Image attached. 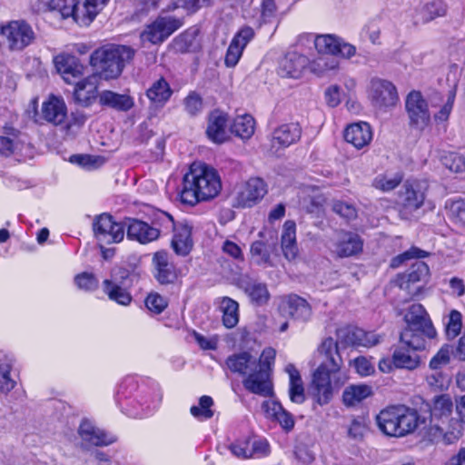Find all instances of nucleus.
<instances>
[{
  "instance_id": "f257e3e1",
  "label": "nucleus",
  "mask_w": 465,
  "mask_h": 465,
  "mask_svg": "<svg viewBox=\"0 0 465 465\" xmlns=\"http://www.w3.org/2000/svg\"><path fill=\"white\" fill-rule=\"evenodd\" d=\"M276 351L272 347L263 349L259 359L249 351H240L230 355L226 367L233 373L242 376L243 387L251 393L262 397L273 394L272 381Z\"/></svg>"
},
{
  "instance_id": "f03ea898",
  "label": "nucleus",
  "mask_w": 465,
  "mask_h": 465,
  "mask_svg": "<svg viewBox=\"0 0 465 465\" xmlns=\"http://www.w3.org/2000/svg\"><path fill=\"white\" fill-rule=\"evenodd\" d=\"M320 365L312 375V389L317 402L325 405L330 402L335 388H340L347 380L342 371V359L338 343L332 338L325 339L318 349Z\"/></svg>"
},
{
  "instance_id": "7ed1b4c3",
  "label": "nucleus",
  "mask_w": 465,
  "mask_h": 465,
  "mask_svg": "<svg viewBox=\"0 0 465 465\" xmlns=\"http://www.w3.org/2000/svg\"><path fill=\"white\" fill-rule=\"evenodd\" d=\"M221 189V179L215 169L203 163H193L183 177L180 197L183 203L193 206L214 198Z\"/></svg>"
},
{
  "instance_id": "20e7f679",
  "label": "nucleus",
  "mask_w": 465,
  "mask_h": 465,
  "mask_svg": "<svg viewBox=\"0 0 465 465\" xmlns=\"http://www.w3.org/2000/svg\"><path fill=\"white\" fill-rule=\"evenodd\" d=\"M405 329L401 333V341L414 349H424L426 338L432 339L436 331L430 318L420 303L410 306L404 316Z\"/></svg>"
},
{
  "instance_id": "39448f33",
  "label": "nucleus",
  "mask_w": 465,
  "mask_h": 465,
  "mask_svg": "<svg viewBox=\"0 0 465 465\" xmlns=\"http://www.w3.org/2000/svg\"><path fill=\"white\" fill-rule=\"evenodd\" d=\"M135 50L127 45H106L94 51L90 58L101 77L108 80L117 78L124 66L129 64Z\"/></svg>"
},
{
  "instance_id": "423d86ee",
  "label": "nucleus",
  "mask_w": 465,
  "mask_h": 465,
  "mask_svg": "<svg viewBox=\"0 0 465 465\" xmlns=\"http://www.w3.org/2000/svg\"><path fill=\"white\" fill-rule=\"evenodd\" d=\"M367 92L371 104L380 112L391 111L400 101L396 85L387 79L372 77Z\"/></svg>"
},
{
  "instance_id": "0eeeda50",
  "label": "nucleus",
  "mask_w": 465,
  "mask_h": 465,
  "mask_svg": "<svg viewBox=\"0 0 465 465\" xmlns=\"http://www.w3.org/2000/svg\"><path fill=\"white\" fill-rule=\"evenodd\" d=\"M156 222L165 233L174 232L172 247L175 253L187 255L193 247L192 226L186 221L175 223L173 216L163 212L158 214Z\"/></svg>"
},
{
  "instance_id": "6e6552de",
  "label": "nucleus",
  "mask_w": 465,
  "mask_h": 465,
  "mask_svg": "<svg viewBox=\"0 0 465 465\" xmlns=\"http://www.w3.org/2000/svg\"><path fill=\"white\" fill-rule=\"evenodd\" d=\"M405 111L408 116L409 126L411 129L422 132L431 122L429 104L419 91H411L405 99Z\"/></svg>"
},
{
  "instance_id": "1a4fd4ad",
  "label": "nucleus",
  "mask_w": 465,
  "mask_h": 465,
  "mask_svg": "<svg viewBox=\"0 0 465 465\" xmlns=\"http://www.w3.org/2000/svg\"><path fill=\"white\" fill-rule=\"evenodd\" d=\"M182 25V20L173 16H159L153 23L147 25L141 33V41L159 45L178 30Z\"/></svg>"
},
{
  "instance_id": "9d476101",
  "label": "nucleus",
  "mask_w": 465,
  "mask_h": 465,
  "mask_svg": "<svg viewBox=\"0 0 465 465\" xmlns=\"http://www.w3.org/2000/svg\"><path fill=\"white\" fill-rule=\"evenodd\" d=\"M96 239L105 244L118 243L123 241L125 232V222L117 223L113 216L103 213L97 216L93 223Z\"/></svg>"
},
{
  "instance_id": "9b49d317",
  "label": "nucleus",
  "mask_w": 465,
  "mask_h": 465,
  "mask_svg": "<svg viewBox=\"0 0 465 465\" xmlns=\"http://www.w3.org/2000/svg\"><path fill=\"white\" fill-rule=\"evenodd\" d=\"M1 35L11 50L20 51L35 39L32 27L25 21H12L1 27Z\"/></svg>"
},
{
  "instance_id": "f8f14e48",
  "label": "nucleus",
  "mask_w": 465,
  "mask_h": 465,
  "mask_svg": "<svg viewBox=\"0 0 465 465\" xmlns=\"http://www.w3.org/2000/svg\"><path fill=\"white\" fill-rule=\"evenodd\" d=\"M318 53L339 55L350 59L356 54V47L336 35H318L314 39Z\"/></svg>"
},
{
  "instance_id": "ddd939ff",
  "label": "nucleus",
  "mask_w": 465,
  "mask_h": 465,
  "mask_svg": "<svg viewBox=\"0 0 465 465\" xmlns=\"http://www.w3.org/2000/svg\"><path fill=\"white\" fill-rule=\"evenodd\" d=\"M429 267L421 261H416L409 270L399 275L398 285L401 289L408 292L412 297H417L429 277Z\"/></svg>"
},
{
  "instance_id": "4468645a",
  "label": "nucleus",
  "mask_w": 465,
  "mask_h": 465,
  "mask_svg": "<svg viewBox=\"0 0 465 465\" xmlns=\"http://www.w3.org/2000/svg\"><path fill=\"white\" fill-rule=\"evenodd\" d=\"M267 193V185L261 178L249 179L240 189L235 198L236 206L252 207Z\"/></svg>"
},
{
  "instance_id": "2eb2a0df",
  "label": "nucleus",
  "mask_w": 465,
  "mask_h": 465,
  "mask_svg": "<svg viewBox=\"0 0 465 465\" xmlns=\"http://www.w3.org/2000/svg\"><path fill=\"white\" fill-rule=\"evenodd\" d=\"M339 340L346 345L372 347L381 342V336L357 327H345L337 331Z\"/></svg>"
},
{
  "instance_id": "dca6fc26",
  "label": "nucleus",
  "mask_w": 465,
  "mask_h": 465,
  "mask_svg": "<svg viewBox=\"0 0 465 465\" xmlns=\"http://www.w3.org/2000/svg\"><path fill=\"white\" fill-rule=\"evenodd\" d=\"M403 189L400 194L401 213L408 218L423 205L425 193L419 183H407Z\"/></svg>"
},
{
  "instance_id": "f3484780",
  "label": "nucleus",
  "mask_w": 465,
  "mask_h": 465,
  "mask_svg": "<svg viewBox=\"0 0 465 465\" xmlns=\"http://www.w3.org/2000/svg\"><path fill=\"white\" fill-rule=\"evenodd\" d=\"M125 228L128 239L137 241L142 244L157 240L161 233L160 228L133 218L125 220Z\"/></svg>"
},
{
  "instance_id": "a211bd4d",
  "label": "nucleus",
  "mask_w": 465,
  "mask_h": 465,
  "mask_svg": "<svg viewBox=\"0 0 465 465\" xmlns=\"http://www.w3.org/2000/svg\"><path fill=\"white\" fill-rule=\"evenodd\" d=\"M279 310L283 316H289L294 320L306 322L312 316V308L308 302L295 294L289 295L282 300Z\"/></svg>"
},
{
  "instance_id": "6ab92c4d",
  "label": "nucleus",
  "mask_w": 465,
  "mask_h": 465,
  "mask_svg": "<svg viewBox=\"0 0 465 465\" xmlns=\"http://www.w3.org/2000/svg\"><path fill=\"white\" fill-rule=\"evenodd\" d=\"M253 35L254 32L251 27H244L232 38L224 58V64L227 67H234L238 64L244 48Z\"/></svg>"
},
{
  "instance_id": "aec40b11",
  "label": "nucleus",
  "mask_w": 465,
  "mask_h": 465,
  "mask_svg": "<svg viewBox=\"0 0 465 465\" xmlns=\"http://www.w3.org/2000/svg\"><path fill=\"white\" fill-rule=\"evenodd\" d=\"M334 246L338 256L350 257L362 251L363 242L357 233L340 231L336 233Z\"/></svg>"
},
{
  "instance_id": "412c9836",
  "label": "nucleus",
  "mask_w": 465,
  "mask_h": 465,
  "mask_svg": "<svg viewBox=\"0 0 465 465\" xmlns=\"http://www.w3.org/2000/svg\"><path fill=\"white\" fill-rule=\"evenodd\" d=\"M228 115L227 114L214 110L208 116L206 135L214 143H223L228 139Z\"/></svg>"
},
{
  "instance_id": "4be33fe9",
  "label": "nucleus",
  "mask_w": 465,
  "mask_h": 465,
  "mask_svg": "<svg viewBox=\"0 0 465 465\" xmlns=\"http://www.w3.org/2000/svg\"><path fill=\"white\" fill-rule=\"evenodd\" d=\"M54 64L57 72L68 84L72 83V79L84 74V67L74 55L64 53L57 54L54 58Z\"/></svg>"
},
{
  "instance_id": "5701e85b",
  "label": "nucleus",
  "mask_w": 465,
  "mask_h": 465,
  "mask_svg": "<svg viewBox=\"0 0 465 465\" xmlns=\"http://www.w3.org/2000/svg\"><path fill=\"white\" fill-rule=\"evenodd\" d=\"M41 117L54 125L64 124L67 117V108L64 101L54 95L49 96L42 104Z\"/></svg>"
},
{
  "instance_id": "b1692460",
  "label": "nucleus",
  "mask_w": 465,
  "mask_h": 465,
  "mask_svg": "<svg viewBox=\"0 0 465 465\" xmlns=\"http://www.w3.org/2000/svg\"><path fill=\"white\" fill-rule=\"evenodd\" d=\"M302 135V128L297 123L283 124L272 133V146L286 148L298 142Z\"/></svg>"
},
{
  "instance_id": "393cba45",
  "label": "nucleus",
  "mask_w": 465,
  "mask_h": 465,
  "mask_svg": "<svg viewBox=\"0 0 465 465\" xmlns=\"http://www.w3.org/2000/svg\"><path fill=\"white\" fill-rule=\"evenodd\" d=\"M154 277L161 284H169L175 281L176 272L174 265L170 262L169 255L164 251L157 252L153 257Z\"/></svg>"
},
{
  "instance_id": "a878e982",
  "label": "nucleus",
  "mask_w": 465,
  "mask_h": 465,
  "mask_svg": "<svg viewBox=\"0 0 465 465\" xmlns=\"http://www.w3.org/2000/svg\"><path fill=\"white\" fill-rule=\"evenodd\" d=\"M83 440L95 446H107L116 441V437L95 427L89 420H83L79 427Z\"/></svg>"
},
{
  "instance_id": "bb28decb",
  "label": "nucleus",
  "mask_w": 465,
  "mask_h": 465,
  "mask_svg": "<svg viewBox=\"0 0 465 465\" xmlns=\"http://www.w3.org/2000/svg\"><path fill=\"white\" fill-rule=\"evenodd\" d=\"M98 81L99 78L95 74L79 81L75 84L74 92L75 101L84 106L93 104L98 97Z\"/></svg>"
},
{
  "instance_id": "cd10ccee",
  "label": "nucleus",
  "mask_w": 465,
  "mask_h": 465,
  "mask_svg": "<svg viewBox=\"0 0 465 465\" xmlns=\"http://www.w3.org/2000/svg\"><path fill=\"white\" fill-rule=\"evenodd\" d=\"M308 64V58L298 53L287 54L279 63L278 74L282 77L299 78Z\"/></svg>"
},
{
  "instance_id": "c85d7f7f",
  "label": "nucleus",
  "mask_w": 465,
  "mask_h": 465,
  "mask_svg": "<svg viewBox=\"0 0 465 465\" xmlns=\"http://www.w3.org/2000/svg\"><path fill=\"white\" fill-rule=\"evenodd\" d=\"M344 139L357 149L363 148L368 145L372 139L371 125L366 122L350 124L344 131Z\"/></svg>"
},
{
  "instance_id": "c756f323",
  "label": "nucleus",
  "mask_w": 465,
  "mask_h": 465,
  "mask_svg": "<svg viewBox=\"0 0 465 465\" xmlns=\"http://www.w3.org/2000/svg\"><path fill=\"white\" fill-rule=\"evenodd\" d=\"M25 146L21 133L14 128H6L4 135H0V155L9 157L19 154Z\"/></svg>"
},
{
  "instance_id": "7c9ffc66",
  "label": "nucleus",
  "mask_w": 465,
  "mask_h": 465,
  "mask_svg": "<svg viewBox=\"0 0 465 465\" xmlns=\"http://www.w3.org/2000/svg\"><path fill=\"white\" fill-rule=\"evenodd\" d=\"M398 406H391L382 410L377 416L379 429L388 436L399 437L400 418Z\"/></svg>"
},
{
  "instance_id": "2f4dec72",
  "label": "nucleus",
  "mask_w": 465,
  "mask_h": 465,
  "mask_svg": "<svg viewBox=\"0 0 465 465\" xmlns=\"http://www.w3.org/2000/svg\"><path fill=\"white\" fill-rule=\"evenodd\" d=\"M262 408L265 412L266 417L272 420H276L284 430L290 431L293 429L294 419L292 415L285 411L279 402L274 401H266L262 403Z\"/></svg>"
},
{
  "instance_id": "473e14b6",
  "label": "nucleus",
  "mask_w": 465,
  "mask_h": 465,
  "mask_svg": "<svg viewBox=\"0 0 465 465\" xmlns=\"http://www.w3.org/2000/svg\"><path fill=\"white\" fill-rule=\"evenodd\" d=\"M401 346L397 348L393 352V364L395 368L414 370L420 363V358L417 351L420 349H414L409 347L401 341Z\"/></svg>"
},
{
  "instance_id": "72a5a7b5",
  "label": "nucleus",
  "mask_w": 465,
  "mask_h": 465,
  "mask_svg": "<svg viewBox=\"0 0 465 465\" xmlns=\"http://www.w3.org/2000/svg\"><path fill=\"white\" fill-rule=\"evenodd\" d=\"M460 74V69L457 65H452L447 74V81L452 82V85L449 91L447 102L440 108V110L434 114V120L436 123H444L448 121L450 112L453 108V104L456 97V89L458 83V76Z\"/></svg>"
},
{
  "instance_id": "f704fd0d",
  "label": "nucleus",
  "mask_w": 465,
  "mask_h": 465,
  "mask_svg": "<svg viewBox=\"0 0 465 465\" xmlns=\"http://www.w3.org/2000/svg\"><path fill=\"white\" fill-rule=\"evenodd\" d=\"M281 242L284 257L288 261L295 260L299 250L296 242V225L294 222L286 221L284 223Z\"/></svg>"
},
{
  "instance_id": "c9c22d12",
  "label": "nucleus",
  "mask_w": 465,
  "mask_h": 465,
  "mask_svg": "<svg viewBox=\"0 0 465 465\" xmlns=\"http://www.w3.org/2000/svg\"><path fill=\"white\" fill-rule=\"evenodd\" d=\"M173 94V90L168 82L161 77L154 81L146 91V96L155 107H163Z\"/></svg>"
},
{
  "instance_id": "e433bc0d",
  "label": "nucleus",
  "mask_w": 465,
  "mask_h": 465,
  "mask_svg": "<svg viewBox=\"0 0 465 465\" xmlns=\"http://www.w3.org/2000/svg\"><path fill=\"white\" fill-rule=\"evenodd\" d=\"M240 287L248 295L252 302L257 305L264 304L269 300L270 294L264 283L251 279H242Z\"/></svg>"
},
{
  "instance_id": "4c0bfd02",
  "label": "nucleus",
  "mask_w": 465,
  "mask_h": 465,
  "mask_svg": "<svg viewBox=\"0 0 465 465\" xmlns=\"http://www.w3.org/2000/svg\"><path fill=\"white\" fill-rule=\"evenodd\" d=\"M285 371L289 375V396L290 400L297 404H301L305 401L304 387L299 371L292 363L285 367Z\"/></svg>"
},
{
  "instance_id": "58836bf2",
  "label": "nucleus",
  "mask_w": 465,
  "mask_h": 465,
  "mask_svg": "<svg viewBox=\"0 0 465 465\" xmlns=\"http://www.w3.org/2000/svg\"><path fill=\"white\" fill-rule=\"evenodd\" d=\"M120 283L117 279H106L103 282V290L111 301L120 305L127 306L132 302V295Z\"/></svg>"
},
{
  "instance_id": "ea45409f",
  "label": "nucleus",
  "mask_w": 465,
  "mask_h": 465,
  "mask_svg": "<svg viewBox=\"0 0 465 465\" xmlns=\"http://www.w3.org/2000/svg\"><path fill=\"white\" fill-rule=\"evenodd\" d=\"M372 395V388L366 384H353L345 388L342 401L346 406H355Z\"/></svg>"
},
{
  "instance_id": "a19ab883",
  "label": "nucleus",
  "mask_w": 465,
  "mask_h": 465,
  "mask_svg": "<svg viewBox=\"0 0 465 465\" xmlns=\"http://www.w3.org/2000/svg\"><path fill=\"white\" fill-rule=\"evenodd\" d=\"M102 105L109 106L119 111H128L134 105L133 99L126 94H119L112 91H104L99 95Z\"/></svg>"
},
{
  "instance_id": "79ce46f5",
  "label": "nucleus",
  "mask_w": 465,
  "mask_h": 465,
  "mask_svg": "<svg viewBox=\"0 0 465 465\" xmlns=\"http://www.w3.org/2000/svg\"><path fill=\"white\" fill-rule=\"evenodd\" d=\"M255 123L254 119L250 114H242L236 116L230 130L236 136L242 140L249 139L254 134Z\"/></svg>"
},
{
  "instance_id": "37998d69",
  "label": "nucleus",
  "mask_w": 465,
  "mask_h": 465,
  "mask_svg": "<svg viewBox=\"0 0 465 465\" xmlns=\"http://www.w3.org/2000/svg\"><path fill=\"white\" fill-rule=\"evenodd\" d=\"M220 309L223 325L228 329L233 328L239 322L238 303L229 297H223L220 302Z\"/></svg>"
},
{
  "instance_id": "c03bdc74",
  "label": "nucleus",
  "mask_w": 465,
  "mask_h": 465,
  "mask_svg": "<svg viewBox=\"0 0 465 465\" xmlns=\"http://www.w3.org/2000/svg\"><path fill=\"white\" fill-rule=\"evenodd\" d=\"M400 419V435L399 437L405 436L417 428L419 421V415L416 411L411 410L404 406H398Z\"/></svg>"
},
{
  "instance_id": "a18cd8bd",
  "label": "nucleus",
  "mask_w": 465,
  "mask_h": 465,
  "mask_svg": "<svg viewBox=\"0 0 465 465\" xmlns=\"http://www.w3.org/2000/svg\"><path fill=\"white\" fill-rule=\"evenodd\" d=\"M340 66L339 61L334 57L321 56L310 64L311 71L318 76H323L330 73H335Z\"/></svg>"
},
{
  "instance_id": "49530a36",
  "label": "nucleus",
  "mask_w": 465,
  "mask_h": 465,
  "mask_svg": "<svg viewBox=\"0 0 465 465\" xmlns=\"http://www.w3.org/2000/svg\"><path fill=\"white\" fill-rule=\"evenodd\" d=\"M74 5L73 13L69 17H72L75 23L82 26L89 25L98 15L85 1L82 5H79V0H76Z\"/></svg>"
},
{
  "instance_id": "de8ad7c7",
  "label": "nucleus",
  "mask_w": 465,
  "mask_h": 465,
  "mask_svg": "<svg viewBox=\"0 0 465 465\" xmlns=\"http://www.w3.org/2000/svg\"><path fill=\"white\" fill-rule=\"evenodd\" d=\"M446 5L441 0H433L425 4L420 10V15L423 23L430 22L436 17L445 15Z\"/></svg>"
},
{
  "instance_id": "09e8293b",
  "label": "nucleus",
  "mask_w": 465,
  "mask_h": 465,
  "mask_svg": "<svg viewBox=\"0 0 465 465\" xmlns=\"http://www.w3.org/2000/svg\"><path fill=\"white\" fill-rule=\"evenodd\" d=\"M213 400L212 397L203 395L199 399V404L190 409V413L198 420H206L213 418L214 412L212 410Z\"/></svg>"
},
{
  "instance_id": "8fccbe9b",
  "label": "nucleus",
  "mask_w": 465,
  "mask_h": 465,
  "mask_svg": "<svg viewBox=\"0 0 465 465\" xmlns=\"http://www.w3.org/2000/svg\"><path fill=\"white\" fill-rule=\"evenodd\" d=\"M445 207L449 218L453 223L465 225V199L448 200Z\"/></svg>"
},
{
  "instance_id": "3c124183",
  "label": "nucleus",
  "mask_w": 465,
  "mask_h": 465,
  "mask_svg": "<svg viewBox=\"0 0 465 465\" xmlns=\"http://www.w3.org/2000/svg\"><path fill=\"white\" fill-rule=\"evenodd\" d=\"M402 181V175L400 173L394 174H379L373 182L372 186L382 192H390L395 189Z\"/></svg>"
},
{
  "instance_id": "603ef678",
  "label": "nucleus",
  "mask_w": 465,
  "mask_h": 465,
  "mask_svg": "<svg viewBox=\"0 0 465 465\" xmlns=\"http://www.w3.org/2000/svg\"><path fill=\"white\" fill-rule=\"evenodd\" d=\"M452 401L448 395H441L435 399L431 409V416L434 418H448L452 411Z\"/></svg>"
},
{
  "instance_id": "864d4df0",
  "label": "nucleus",
  "mask_w": 465,
  "mask_h": 465,
  "mask_svg": "<svg viewBox=\"0 0 465 465\" xmlns=\"http://www.w3.org/2000/svg\"><path fill=\"white\" fill-rule=\"evenodd\" d=\"M442 164L450 171L454 173H462L465 171V156L457 153H444L440 156Z\"/></svg>"
},
{
  "instance_id": "5fc2aeb1",
  "label": "nucleus",
  "mask_w": 465,
  "mask_h": 465,
  "mask_svg": "<svg viewBox=\"0 0 465 465\" xmlns=\"http://www.w3.org/2000/svg\"><path fill=\"white\" fill-rule=\"evenodd\" d=\"M250 252L252 259L256 264L265 265L270 262L271 254L263 242L256 241L252 242L251 245Z\"/></svg>"
},
{
  "instance_id": "6e6d98bb",
  "label": "nucleus",
  "mask_w": 465,
  "mask_h": 465,
  "mask_svg": "<svg viewBox=\"0 0 465 465\" xmlns=\"http://www.w3.org/2000/svg\"><path fill=\"white\" fill-rule=\"evenodd\" d=\"M462 327V316L457 310H452L449 314V320L446 323V335L449 339L456 338Z\"/></svg>"
},
{
  "instance_id": "4d7b16f0",
  "label": "nucleus",
  "mask_w": 465,
  "mask_h": 465,
  "mask_svg": "<svg viewBox=\"0 0 465 465\" xmlns=\"http://www.w3.org/2000/svg\"><path fill=\"white\" fill-rule=\"evenodd\" d=\"M431 373L426 377L430 388L434 391H443L448 388L450 379L447 374L439 370H431Z\"/></svg>"
},
{
  "instance_id": "13d9d810",
  "label": "nucleus",
  "mask_w": 465,
  "mask_h": 465,
  "mask_svg": "<svg viewBox=\"0 0 465 465\" xmlns=\"http://www.w3.org/2000/svg\"><path fill=\"white\" fill-rule=\"evenodd\" d=\"M183 106L189 115L195 116L203 111V99L196 92H190L183 100Z\"/></svg>"
},
{
  "instance_id": "bf43d9fd",
  "label": "nucleus",
  "mask_w": 465,
  "mask_h": 465,
  "mask_svg": "<svg viewBox=\"0 0 465 465\" xmlns=\"http://www.w3.org/2000/svg\"><path fill=\"white\" fill-rule=\"evenodd\" d=\"M12 366L9 363H0V391L9 392L12 391L16 382L11 375Z\"/></svg>"
},
{
  "instance_id": "052dcab7",
  "label": "nucleus",
  "mask_w": 465,
  "mask_h": 465,
  "mask_svg": "<svg viewBox=\"0 0 465 465\" xmlns=\"http://www.w3.org/2000/svg\"><path fill=\"white\" fill-rule=\"evenodd\" d=\"M74 282L81 290L91 292L98 288V280L93 273L83 272L74 277Z\"/></svg>"
},
{
  "instance_id": "680f3d73",
  "label": "nucleus",
  "mask_w": 465,
  "mask_h": 465,
  "mask_svg": "<svg viewBox=\"0 0 465 465\" xmlns=\"http://www.w3.org/2000/svg\"><path fill=\"white\" fill-rule=\"evenodd\" d=\"M451 348L450 346H443L440 350L432 357L430 361V367L431 370H439L443 366H446L450 362V356Z\"/></svg>"
},
{
  "instance_id": "e2e57ef3",
  "label": "nucleus",
  "mask_w": 465,
  "mask_h": 465,
  "mask_svg": "<svg viewBox=\"0 0 465 465\" xmlns=\"http://www.w3.org/2000/svg\"><path fill=\"white\" fill-rule=\"evenodd\" d=\"M332 211L347 220H353L357 217V210L355 206L345 202H334L332 203Z\"/></svg>"
},
{
  "instance_id": "0e129e2a",
  "label": "nucleus",
  "mask_w": 465,
  "mask_h": 465,
  "mask_svg": "<svg viewBox=\"0 0 465 465\" xmlns=\"http://www.w3.org/2000/svg\"><path fill=\"white\" fill-rule=\"evenodd\" d=\"M145 305L149 311L159 314L166 308L167 301L160 294L152 292L146 297Z\"/></svg>"
},
{
  "instance_id": "69168bd1",
  "label": "nucleus",
  "mask_w": 465,
  "mask_h": 465,
  "mask_svg": "<svg viewBox=\"0 0 465 465\" xmlns=\"http://www.w3.org/2000/svg\"><path fill=\"white\" fill-rule=\"evenodd\" d=\"M222 251L224 254L237 262H243L244 256L241 246L232 240L226 239L222 245Z\"/></svg>"
},
{
  "instance_id": "338daca9",
  "label": "nucleus",
  "mask_w": 465,
  "mask_h": 465,
  "mask_svg": "<svg viewBox=\"0 0 465 465\" xmlns=\"http://www.w3.org/2000/svg\"><path fill=\"white\" fill-rule=\"evenodd\" d=\"M228 449L231 450L232 455L239 459L252 458L249 440H237L232 443Z\"/></svg>"
},
{
  "instance_id": "774afa93",
  "label": "nucleus",
  "mask_w": 465,
  "mask_h": 465,
  "mask_svg": "<svg viewBox=\"0 0 465 465\" xmlns=\"http://www.w3.org/2000/svg\"><path fill=\"white\" fill-rule=\"evenodd\" d=\"M426 252L419 248L412 247L410 250L404 252L403 253L394 257L391 260V266L392 268L399 267L404 261L416 258V257H424Z\"/></svg>"
}]
</instances>
